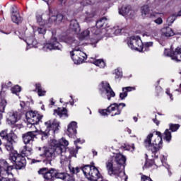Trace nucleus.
<instances>
[{
    "label": "nucleus",
    "instance_id": "nucleus-48",
    "mask_svg": "<svg viewBox=\"0 0 181 181\" xmlns=\"http://www.w3.org/2000/svg\"><path fill=\"white\" fill-rule=\"evenodd\" d=\"M154 23L157 25H162L163 23V20L162 18L159 17L157 19L154 20Z\"/></svg>",
    "mask_w": 181,
    "mask_h": 181
},
{
    "label": "nucleus",
    "instance_id": "nucleus-20",
    "mask_svg": "<svg viewBox=\"0 0 181 181\" xmlns=\"http://www.w3.org/2000/svg\"><path fill=\"white\" fill-rule=\"evenodd\" d=\"M54 177H56V179H61L62 180L64 181H76L73 176L70 175L69 174L60 171H56L55 170Z\"/></svg>",
    "mask_w": 181,
    "mask_h": 181
},
{
    "label": "nucleus",
    "instance_id": "nucleus-27",
    "mask_svg": "<svg viewBox=\"0 0 181 181\" xmlns=\"http://www.w3.org/2000/svg\"><path fill=\"white\" fill-rule=\"evenodd\" d=\"M15 6L12 7V15L11 19L14 23H21L22 22V17H21V14L15 11Z\"/></svg>",
    "mask_w": 181,
    "mask_h": 181
},
{
    "label": "nucleus",
    "instance_id": "nucleus-5",
    "mask_svg": "<svg viewBox=\"0 0 181 181\" xmlns=\"http://www.w3.org/2000/svg\"><path fill=\"white\" fill-rule=\"evenodd\" d=\"M13 165H11L8 163L6 160H0V181H16L15 178H6L5 176H13L12 170H13Z\"/></svg>",
    "mask_w": 181,
    "mask_h": 181
},
{
    "label": "nucleus",
    "instance_id": "nucleus-19",
    "mask_svg": "<svg viewBox=\"0 0 181 181\" xmlns=\"http://www.w3.org/2000/svg\"><path fill=\"white\" fill-rule=\"evenodd\" d=\"M6 120L9 125H14L19 121V112L17 111L9 112L6 115Z\"/></svg>",
    "mask_w": 181,
    "mask_h": 181
},
{
    "label": "nucleus",
    "instance_id": "nucleus-10",
    "mask_svg": "<svg viewBox=\"0 0 181 181\" xmlns=\"http://www.w3.org/2000/svg\"><path fill=\"white\" fill-rule=\"evenodd\" d=\"M9 159L15 163L16 169L17 170L23 169L26 166V158L17 152L11 153Z\"/></svg>",
    "mask_w": 181,
    "mask_h": 181
},
{
    "label": "nucleus",
    "instance_id": "nucleus-35",
    "mask_svg": "<svg viewBox=\"0 0 181 181\" xmlns=\"http://www.w3.org/2000/svg\"><path fill=\"white\" fill-rule=\"evenodd\" d=\"M22 156L25 158V156H30L32 155V148H28V146H24L23 149L21 151Z\"/></svg>",
    "mask_w": 181,
    "mask_h": 181
},
{
    "label": "nucleus",
    "instance_id": "nucleus-44",
    "mask_svg": "<svg viewBox=\"0 0 181 181\" xmlns=\"http://www.w3.org/2000/svg\"><path fill=\"white\" fill-rule=\"evenodd\" d=\"M122 93H119V98L120 100H125V98H127V97H128V93H127V91L125 90H122Z\"/></svg>",
    "mask_w": 181,
    "mask_h": 181
},
{
    "label": "nucleus",
    "instance_id": "nucleus-64",
    "mask_svg": "<svg viewBox=\"0 0 181 181\" xmlns=\"http://www.w3.org/2000/svg\"><path fill=\"white\" fill-rule=\"evenodd\" d=\"M176 91H178V93H181V84H180V88L177 89Z\"/></svg>",
    "mask_w": 181,
    "mask_h": 181
},
{
    "label": "nucleus",
    "instance_id": "nucleus-63",
    "mask_svg": "<svg viewBox=\"0 0 181 181\" xmlns=\"http://www.w3.org/2000/svg\"><path fill=\"white\" fill-rule=\"evenodd\" d=\"M93 156H97L98 153L95 151H93Z\"/></svg>",
    "mask_w": 181,
    "mask_h": 181
},
{
    "label": "nucleus",
    "instance_id": "nucleus-14",
    "mask_svg": "<svg viewBox=\"0 0 181 181\" xmlns=\"http://www.w3.org/2000/svg\"><path fill=\"white\" fill-rule=\"evenodd\" d=\"M164 55L170 57L171 60H174V62H181V47H177L175 51L165 49Z\"/></svg>",
    "mask_w": 181,
    "mask_h": 181
},
{
    "label": "nucleus",
    "instance_id": "nucleus-57",
    "mask_svg": "<svg viewBox=\"0 0 181 181\" xmlns=\"http://www.w3.org/2000/svg\"><path fill=\"white\" fill-rule=\"evenodd\" d=\"M75 145H77V144H81V140H80V139H77L75 141H74Z\"/></svg>",
    "mask_w": 181,
    "mask_h": 181
},
{
    "label": "nucleus",
    "instance_id": "nucleus-52",
    "mask_svg": "<svg viewBox=\"0 0 181 181\" xmlns=\"http://www.w3.org/2000/svg\"><path fill=\"white\" fill-rule=\"evenodd\" d=\"M143 36H146L147 37H151V31H147L144 33Z\"/></svg>",
    "mask_w": 181,
    "mask_h": 181
},
{
    "label": "nucleus",
    "instance_id": "nucleus-29",
    "mask_svg": "<svg viewBox=\"0 0 181 181\" xmlns=\"http://www.w3.org/2000/svg\"><path fill=\"white\" fill-rule=\"evenodd\" d=\"M69 28L71 30L76 33V35H78V33H80V30H81V28H80V25H78V22H77V20L71 21Z\"/></svg>",
    "mask_w": 181,
    "mask_h": 181
},
{
    "label": "nucleus",
    "instance_id": "nucleus-8",
    "mask_svg": "<svg viewBox=\"0 0 181 181\" xmlns=\"http://www.w3.org/2000/svg\"><path fill=\"white\" fill-rule=\"evenodd\" d=\"M127 45L132 50H137V52L144 50V42L139 36H132L127 38Z\"/></svg>",
    "mask_w": 181,
    "mask_h": 181
},
{
    "label": "nucleus",
    "instance_id": "nucleus-9",
    "mask_svg": "<svg viewBox=\"0 0 181 181\" xmlns=\"http://www.w3.org/2000/svg\"><path fill=\"white\" fill-rule=\"evenodd\" d=\"M99 90L103 97H107V99L110 101L111 98L115 97V92L110 86V83L107 81H102L100 84Z\"/></svg>",
    "mask_w": 181,
    "mask_h": 181
},
{
    "label": "nucleus",
    "instance_id": "nucleus-13",
    "mask_svg": "<svg viewBox=\"0 0 181 181\" xmlns=\"http://www.w3.org/2000/svg\"><path fill=\"white\" fill-rule=\"evenodd\" d=\"M47 129L43 132L44 136H47L51 134H55L56 131H59V127L60 124L56 119L49 120L45 122Z\"/></svg>",
    "mask_w": 181,
    "mask_h": 181
},
{
    "label": "nucleus",
    "instance_id": "nucleus-49",
    "mask_svg": "<svg viewBox=\"0 0 181 181\" xmlns=\"http://www.w3.org/2000/svg\"><path fill=\"white\" fill-rule=\"evenodd\" d=\"M141 181H152V179L149 177H146L145 175L141 176Z\"/></svg>",
    "mask_w": 181,
    "mask_h": 181
},
{
    "label": "nucleus",
    "instance_id": "nucleus-7",
    "mask_svg": "<svg viewBox=\"0 0 181 181\" xmlns=\"http://www.w3.org/2000/svg\"><path fill=\"white\" fill-rule=\"evenodd\" d=\"M28 128H36L35 125H37L40 122V119L43 118V115H40L37 112L28 111L25 113Z\"/></svg>",
    "mask_w": 181,
    "mask_h": 181
},
{
    "label": "nucleus",
    "instance_id": "nucleus-15",
    "mask_svg": "<svg viewBox=\"0 0 181 181\" xmlns=\"http://www.w3.org/2000/svg\"><path fill=\"white\" fill-rule=\"evenodd\" d=\"M125 103H113L107 107V111L109 114H111L112 117H115V115H119L122 111V108L125 107Z\"/></svg>",
    "mask_w": 181,
    "mask_h": 181
},
{
    "label": "nucleus",
    "instance_id": "nucleus-40",
    "mask_svg": "<svg viewBox=\"0 0 181 181\" xmlns=\"http://www.w3.org/2000/svg\"><path fill=\"white\" fill-rule=\"evenodd\" d=\"M11 90L13 94H16V95H18V93H21V91H22V88H21L19 85H16L11 88Z\"/></svg>",
    "mask_w": 181,
    "mask_h": 181
},
{
    "label": "nucleus",
    "instance_id": "nucleus-56",
    "mask_svg": "<svg viewBox=\"0 0 181 181\" xmlns=\"http://www.w3.org/2000/svg\"><path fill=\"white\" fill-rule=\"evenodd\" d=\"M70 98H71L72 100L69 101L70 105H74V100H73V95H70Z\"/></svg>",
    "mask_w": 181,
    "mask_h": 181
},
{
    "label": "nucleus",
    "instance_id": "nucleus-26",
    "mask_svg": "<svg viewBox=\"0 0 181 181\" xmlns=\"http://www.w3.org/2000/svg\"><path fill=\"white\" fill-rule=\"evenodd\" d=\"M59 115V118H67V109L64 107H58L57 110H54V115Z\"/></svg>",
    "mask_w": 181,
    "mask_h": 181
},
{
    "label": "nucleus",
    "instance_id": "nucleus-18",
    "mask_svg": "<svg viewBox=\"0 0 181 181\" xmlns=\"http://www.w3.org/2000/svg\"><path fill=\"white\" fill-rule=\"evenodd\" d=\"M8 140H7L6 144H5V148L8 152H9L10 155H12V152H13V144L18 141V136L16 134H10Z\"/></svg>",
    "mask_w": 181,
    "mask_h": 181
},
{
    "label": "nucleus",
    "instance_id": "nucleus-22",
    "mask_svg": "<svg viewBox=\"0 0 181 181\" xmlns=\"http://www.w3.org/2000/svg\"><path fill=\"white\" fill-rule=\"evenodd\" d=\"M107 23H108L107 18H103L96 22V27H93L95 28L96 33H98V36H99V40H101V28H105Z\"/></svg>",
    "mask_w": 181,
    "mask_h": 181
},
{
    "label": "nucleus",
    "instance_id": "nucleus-3",
    "mask_svg": "<svg viewBox=\"0 0 181 181\" xmlns=\"http://www.w3.org/2000/svg\"><path fill=\"white\" fill-rule=\"evenodd\" d=\"M64 43L69 45L72 51L70 52L71 57L74 64H81L83 62L87 60V54L81 51V42L73 37H65L63 40Z\"/></svg>",
    "mask_w": 181,
    "mask_h": 181
},
{
    "label": "nucleus",
    "instance_id": "nucleus-41",
    "mask_svg": "<svg viewBox=\"0 0 181 181\" xmlns=\"http://www.w3.org/2000/svg\"><path fill=\"white\" fill-rule=\"evenodd\" d=\"M170 130L172 131V132H176L177 129L180 127L179 124H170Z\"/></svg>",
    "mask_w": 181,
    "mask_h": 181
},
{
    "label": "nucleus",
    "instance_id": "nucleus-25",
    "mask_svg": "<svg viewBox=\"0 0 181 181\" xmlns=\"http://www.w3.org/2000/svg\"><path fill=\"white\" fill-rule=\"evenodd\" d=\"M74 151H76V153H75L74 156H69L68 163H66L65 165H63V166H66V165H69V172L70 173H71V175H76V173H78V172H80V168L78 167L74 168L71 166V165H70V162H71L70 158H72V156L76 158V156L77 155V149H74Z\"/></svg>",
    "mask_w": 181,
    "mask_h": 181
},
{
    "label": "nucleus",
    "instance_id": "nucleus-17",
    "mask_svg": "<svg viewBox=\"0 0 181 181\" xmlns=\"http://www.w3.org/2000/svg\"><path fill=\"white\" fill-rule=\"evenodd\" d=\"M38 175H42L45 180H53L54 177V169L49 170L47 168H42L38 170Z\"/></svg>",
    "mask_w": 181,
    "mask_h": 181
},
{
    "label": "nucleus",
    "instance_id": "nucleus-43",
    "mask_svg": "<svg viewBox=\"0 0 181 181\" xmlns=\"http://www.w3.org/2000/svg\"><path fill=\"white\" fill-rule=\"evenodd\" d=\"M39 35H46V28L45 27H39L37 29Z\"/></svg>",
    "mask_w": 181,
    "mask_h": 181
},
{
    "label": "nucleus",
    "instance_id": "nucleus-46",
    "mask_svg": "<svg viewBox=\"0 0 181 181\" xmlns=\"http://www.w3.org/2000/svg\"><path fill=\"white\" fill-rule=\"evenodd\" d=\"M115 74H116L115 78H119L122 76V71L119 69H115Z\"/></svg>",
    "mask_w": 181,
    "mask_h": 181
},
{
    "label": "nucleus",
    "instance_id": "nucleus-62",
    "mask_svg": "<svg viewBox=\"0 0 181 181\" xmlns=\"http://www.w3.org/2000/svg\"><path fill=\"white\" fill-rule=\"evenodd\" d=\"M133 119H134V122H138V117H133Z\"/></svg>",
    "mask_w": 181,
    "mask_h": 181
},
{
    "label": "nucleus",
    "instance_id": "nucleus-55",
    "mask_svg": "<svg viewBox=\"0 0 181 181\" xmlns=\"http://www.w3.org/2000/svg\"><path fill=\"white\" fill-rule=\"evenodd\" d=\"M122 32V29H117L115 30L114 33L115 35H119Z\"/></svg>",
    "mask_w": 181,
    "mask_h": 181
},
{
    "label": "nucleus",
    "instance_id": "nucleus-4",
    "mask_svg": "<svg viewBox=\"0 0 181 181\" xmlns=\"http://www.w3.org/2000/svg\"><path fill=\"white\" fill-rule=\"evenodd\" d=\"M93 35L92 37H90V45L93 46V47H95V45L100 42V36H98V33H97V28H91L87 30H83L82 33H78L76 34L78 35V39L79 40H88L90 39V35Z\"/></svg>",
    "mask_w": 181,
    "mask_h": 181
},
{
    "label": "nucleus",
    "instance_id": "nucleus-53",
    "mask_svg": "<svg viewBox=\"0 0 181 181\" xmlns=\"http://www.w3.org/2000/svg\"><path fill=\"white\" fill-rule=\"evenodd\" d=\"M158 36V32L156 30H151V38L156 37Z\"/></svg>",
    "mask_w": 181,
    "mask_h": 181
},
{
    "label": "nucleus",
    "instance_id": "nucleus-37",
    "mask_svg": "<svg viewBox=\"0 0 181 181\" xmlns=\"http://www.w3.org/2000/svg\"><path fill=\"white\" fill-rule=\"evenodd\" d=\"M164 139L167 141V142H170L172 139V133L169 129H166L163 134Z\"/></svg>",
    "mask_w": 181,
    "mask_h": 181
},
{
    "label": "nucleus",
    "instance_id": "nucleus-45",
    "mask_svg": "<svg viewBox=\"0 0 181 181\" xmlns=\"http://www.w3.org/2000/svg\"><path fill=\"white\" fill-rule=\"evenodd\" d=\"M134 90H135V87L127 86L122 88V91H126L127 93H129Z\"/></svg>",
    "mask_w": 181,
    "mask_h": 181
},
{
    "label": "nucleus",
    "instance_id": "nucleus-58",
    "mask_svg": "<svg viewBox=\"0 0 181 181\" xmlns=\"http://www.w3.org/2000/svg\"><path fill=\"white\" fill-rule=\"evenodd\" d=\"M153 122L154 124L159 125V122L158 121V119H153Z\"/></svg>",
    "mask_w": 181,
    "mask_h": 181
},
{
    "label": "nucleus",
    "instance_id": "nucleus-24",
    "mask_svg": "<svg viewBox=\"0 0 181 181\" xmlns=\"http://www.w3.org/2000/svg\"><path fill=\"white\" fill-rule=\"evenodd\" d=\"M25 42L27 43L26 51L29 50V49H32V47L36 48L37 47V45H39L37 40H36L34 37H28Z\"/></svg>",
    "mask_w": 181,
    "mask_h": 181
},
{
    "label": "nucleus",
    "instance_id": "nucleus-50",
    "mask_svg": "<svg viewBox=\"0 0 181 181\" xmlns=\"http://www.w3.org/2000/svg\"><path fill=\"white\" fill-rule=\"evenodd\" d=\"M165 160H166V158L165 157V156H160V165H163V163Z\"/></svg>",
    "mask_w": 181,
    "mask_h": 181
},
{
    "label": "nucleus",
    "instance_id": "nucleus-51",
    "mask_svg": "<svg viewBox=\"0 0 181 181\" xmlns=\"http://www.w3.org/2000/svg\"><path fill=\"white\" fill-rule=\"evenodd\" d=\"M86 5H93V4H95V0H86Z\"/></svg>",
    "mask_w": 181,
    "mask_h": 181
},
{
    "label": "nucleus",
    "instance_id": "nucleus-23",
    "mask_svg": "<svg viewBox=\"0 0 181 181\" xmlns=\"http://www.w3.org/2000/svg\"><path fill=\"white\" fill-rule=\"evenodd\" d=\"M35 132L36 131H33L28 132L23 134L22 138L25 145H28V144H30V142H33V139L36 138V135L35 134Z\"/></svg>",
    "mask_w": 181,
    "mask_h": 181
},
{
    "label": "nucleus",
    "instance_id": "nucleus-2",
    "mask_svg": "<svg viewBox=\"0 0 181 181\" xmlns=\"http://www.w3.org/2000/svg\"><path fill=\"white\" fill-rule=\"evenodd\" d=\"M156 135L153 136V134L150 133L144 140V146L148 149L151 156L156 159L155 162H158L159 151L162 149V144H163L162 134L156 132Z\"/></svg>",
    "mask_w": 181,
    "mask_h": 181
},
{
    "label": "nucleus",
    "instance_id": "nucleus-6",
    "mask_svg": "<svg viewBox=\"0 0 181 181\" xmlns=\"http://www.w3.org/2000/svg\"><path fill=\"white\" fill-rule=\"evenodd\" d=\"M82 171L88 180L98 181V179L101 177L98 168L94 165H85L82 168Z\"/></svg>",
    "mask_w": 181,
    "mask_h": 181
},
{
    "label": "nucleus",
    "instance_id": "nucleus-11",
    "mask_svg": "<svg viewBox=\"0 0 181 181\" xmlns=\"http://www.w3.org/2000/svg\"><path fill=\"white\" fill-rule=\"evenodd\" d=\"M35 18L40 26H45V28H50L52 26V22H50V11L42 14L37 13Z\"/></svg>",
    "mask_w": 181,
    "mask_h": 181
},
{
    "label": "nucleus",
    "instance_id": "nucleus-30",
    "mask_svg": "<svg viewBox=\"0 0 181 181\" xmlns=\"http://www.w3.org/2000/svg\"><path fill=\"white\" fill-rule=\"evenodd\" d=\"M6 104H8V102H6V100L2 97V94L0 93V121L2 119V112H5V107H6Z\"/></svg>",
    "mask_w": 181,
    "mask_h": 181
},
{
    "label": "nucleus",
    "instance_id": "nucleus-16",
    "mask_svg": "<svg viewBox=\"0 0 181 181\" xmlns=\"http://www.w3.org/2000/svg\"><path fill=\"white\" fill-rule=\"evenodd\" d=\"M141 15L143 18H156L158 15H163L162 13L153 11L149 8V6L144 5L141 8Z\"/></svg>",
    "mask_w": 181,
    "mask_h": 181
},
{
    "label": "nucleus",
    "instance_id": "nucleus-42",
    "mask_svg": "<svg viewBox=\"0 0 181 181\" xmlns=\"http://www.w3.org/2000/svg\"><path fill=\"white\" fill-rule=\"evenodd\" d=\"M98 112H99V114H100V115H102L103 117H105V116H107V115H108V108H107V109H100L99 110H98Z\"/></svg>",
    "mask_w": 181,
    "mask_h": 181
},
{
    "label": "nucleus",
    "instance_id": "nucleus-61",
    "mask_svg": "<svg viewBox=\"0 0 181 181\" xmlns=\"http://www.w3.org/2000/svg\"><path fill=\"white\" fill-rule=\"evenodd\" d=\"M49 102H50V105H54V101H53V98H51L49 100Z\"/></svg>",
    "mask_w": 181,
    "mask_h": 181
},
{
    "label": "nucleus",
    "instance_id": "nucleus-39",
    "mask_svg": "<svg viewBox=\"0 0 181 181\" xmlns=\"http://www.w3.org/2000/svg\"><path fill=\"white\" fill-rule=\"evenodd\" d=\"M177 16H181V10L177 12V13H174L171 16H170L168 18V21L170 22H171V23H173V22H175V21L176 20V18H177Z\"/></svg>",
    "mask_w": 181,
    "mask_h": 181
},
{
    "label": "nucleus",
    "instance_id": "nucleus-36",
    "mask_svg": "<svg viewBox=\"0 0 181 181\" xmlns=\"http://www.w3.org/2000/svg\"><path fill=\"white\" fill-rule=\"evenodd\" d=\"M93 64L98 66V67H100V69H104V67H105L104 59H96L93 62Z\"/></svg>",
    "mask_w": 181,
    "mask_h": 181
},
{
    "label": "nucleus",
    "instance_id": "nucleus-59",
    "mask_svg": "<svg viewBox=\"0 0 181 181\" xmlns=\"http://www.w3.org/2000/svg\"><path fill=\"white\" fill-rule=\"evenodd\" d=\"M59 1L60 2L61 5H64V4H66V0H59Z\"/></svg>",
    "mask_w": 181,
    "mask_h": 181
},
{
    "label": "nucleus",
    "instance_id": "nucleus-33",
    "mask_svg": "<svg viewBox=\"0 0 181 181\" xmlns=\"http://www.w3.org/2000/svg\"><path fill=\"white\" fill-rule=\"evenodd\" d=\"M35 91H37L39 97H45V95H46V90L42 88V84H40V83H35Z\"/></svg>",
    "mask_w": 181,
    "mask_h": 181
},
{
    "label": "nucleus",
    "instance_id": "nucleus-1",
    "mask_svg": "<svg viewBox=\"0 0 181 181\" xmlns=\"http://www.w3.org/2000/svg\"><path fill=\"white\" fill-rule=\"evenodd\" d=\"M51 147H37V152L41 158H44L45 165H52V160L59 156L61 165L69 163V158L74 156L77 151L74 148H69V141L64 138L59 140L52 139L49 142Z\"/></svg>",
    "mask_w": 181,
    "mask_h": 181
},
{
    "label": "nucleus",
    "instance_id": "nucleus-31",
    "mask_svg": "<svg viewBox=\"0 0 181 181\" xmlns=\"http://www.w3.org/2000/svg\"><path fill=\"white\" fill-rule=\"evenodd\" d=\"M49 19L52 23L53 22H56V23H60L62 21H63V15L62 14H57V16L52 15V11L49 10Z\"/></svg>",
    "mask_w": 181,
    "mask_h": 181
},
{
    "label": "nucleus",
    "instance_id": "nucleus-38",
    "mask_svg": "<svg viewBox=\"0 0 181 181\" xmlns=\"http://www.w3.org/2000/svg\"><path fill=\"white\" fill-rule=\"evenodd\" d=\"M153 46V42H146L143 44V50L140 52H148L149 50V47H152Z\"/></svg>",
    "mask_w": 181,
    "mask_h": 181
},
{
    "label": "nucleus",
    "instance_id": "nucleus-54",
    "mask_svg": "<svg viewBox=\"0 0 181 181\" xmlns=\"http://www.w3.org/2000/svg\"><path fill=\"white\" fill-rule=\"evenodd\" d=\"M156 91L157 94H159V93H160L162 91V87L156 86Z\"/></svg>",
    "mask_w": 181,
    "mask_h": 181
},
{
    "label": "nucleus",
    "instance_id": "nucleus-28",
    "mask_svg": "<svg viewBox=\"0 0 181 181\" xmlns=\"http://www.w3.org/2000/svg\"><path fill=\"white\" fill-rule=\"evenodd\" d=\"M132 10H131V7L128 6H122L119 9V15L122 16H129V18H132L131 15L132 14Z\"/></svg>",
    "mask_w": 181,
    "mask_h": 181
},
{
    "label": "nucleus",
    "instance_id": "nucleus-12",
    "mask_svg": "<svg viewBox=\"0 0 181 181\" xmlns=\"http://www.w3.org/2000/svg\"><path fill=\"white\" fill-rule=\"evenodd\" d=\"M63 46L57 42V38L52 37V38L45 43L42 47L44 52H50V50H62Z\"/></svg>",
    "mask_w": 181,
    "mask_h": 181
},
{
    "label": "nucleus",
    "instance_id": "nucleus-21",
    "mask_svg": "<svg viewBox=\"0 0 181 181\" xmlns=\"http://www.w3.org/2000/svg\"><path fill=\"white\" fill-rule=\"evenodd\" d=\"M66 134L69 138H76L77 134V122L73 121L68 125Z\"/></svg>",
    "mask_w": 181,
    "mask_h": 181
},
{
    "label": "nucleus",
    "instance_id": "nucleus-47",
    "mask_svg": "<svg viewBox=\"0 0 181 181\" xmlns=\"http://www.w3.org/2000/svg\"><path fill=\"white\" fill-rule=\"evenodd\" d=\"M165 94H167V95H168V97H170V100H171V101H173V95H172V93H170V88L165 89Z\"/></svg>",
    "mask_w": 181,
    "mask_h": 181
},
{
    "label": "nucleus",
    "instance_id": "nucleus-34",
    "mask_svg": "<svg viewBox=\"0 0 181 181\" xmlns=\"http://www.w3.org/2000/svg\"><path fill=\"white\" fill-rule=\"evenodd\" d=\"M12 134L15 135V133L12 131L10 133H8V129L3 130L0 132V136L2 139H6L7 141L9 140V138H12V136H11Z\"/></svg>",
    "mask_w": 181,
    "mask_h": 181
},
{
    "label": "nucleus",
    "instance_id": "nucleus-32",
    "mask_svg": "<svg viewBox=\"0 0 181 181\" xmlns=\"http://www.w3.org/2000/svg\"><path fill=\"white\" fill-rule=\"evenodd\" d=\"M162 36L165 37H170L171 36H175V32L170 27H164L162 30Z\"/></svg>",
    "mask_w": 181,
    "mask_h": 181
},
{
    "label": "nucleus",
    "instance_id": "nucleus-60",
    "mask_svg": "<svg viewBox=\"0 0 181 181\" xmlns=\"http://www.w3.org/2000/svg\"><path fill=\"white\" fill-rule=\"evenodd\" d=\"M37 162H40V160H36V159H33L32 160V163H37Z\"/></svg>",
    "mask_w": 181,
    "mask_h": 181
}]
</instances>
